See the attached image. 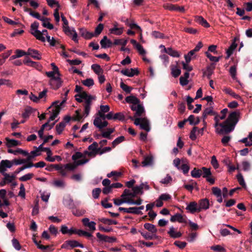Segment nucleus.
Here are the masks:
<instances>
[{
	"instance_id": "nucleus-51",
	"label": "nucleus",
	"mask_w": 252,
	"mask_h": 252,
	"mask_svg": "<svg viewBox=\"0 0 252 252\" xmlns=\"http://www.w3.org/2000/svg\"><path fill=\"white\" fill-rule=\"evenodd\" d=\"M159 58L162 60L164 65L167 67L169 62L168 56L165 54H162L159 56Z\"/></svg>"
},
{
	"instance_id": "nucleus-32",
	"label": "nucleus",
	"mask_w": 252,
	"mask_h": 252,
	"mask_svg": "<svg viewBox=\"0 0 252 252\" xmlns=\"http://www.w3.org/2000/svg\"><path fill=\"white\" fill-rule=\"evenodd\" d=\"M114 131V128H108L106 131H102L101 135L104 138L111 139L110 135Z\"/></svg>"
},
{
	"instance_id": "nucleus-1",
	"label": "nucleus",
	"mask_w": 252,
	"mask_h": 252,
	"mask_svg": "<svg viewBox=\"0 0 252 252\" xmlns=\"http://www.w3.org/2000/svg\"><path fill=\"white\" fill-rule=\"evenodd\" d=\"M228 112V109L224 108L220 111V114L214 113L215 124L214 127L215 132L219 135L227 134L233 131L239 120L240 112L235 111L231 112L227 119L223 122L220 123V120H224Z\"/></svg>"
},
{
	"instance_id": "nucleus-59",
	"label": "nucleus",
	"mask_w": 252,
	"mask_h": 252,
	"mask_svg": "<svg viewBox=\"0 0 252 252\" xmlns=\"http://www.w3.org/2000/svg\"><path fill=\"white\" fill-rule=\"evenodd\" d=\"M104 28V25L102 24H99L96 27L95 29L94 32V36H97L102 31L103 29Z\"/></svg>"
},
{
	"instance_id": "nucleus-30",
	"label": "nucleus",
	"mask_w": 252,
	"mask_h": 252,
	"mask_svg": "<svg viewBox=\"0 0 252 252\" xmlns=\"http://www.w3.org/2000/svg\"><path fill=\"white\" fill-rule=\"evenodd\" d=\"M126 196L134 197L136 196V195L134 191H133V192H131L130 190L128 189H125L123 194L121 195V197H122L123 198L126 199Z\"/></svg>"
},
{
	"instance_id": "nucleus-12",
	"label": "nucleus",
	"mask_w": 252,
	"mask_h": 252,
	"mask_svg": "<svg viewBox=\"0 0 252 252\" xmlns=\"http://www.w3.org/2000/svg\"><path fill=\"white\" fill-rule=\"evenodd\" d=\"M209 201L207 198H203L200 199L198 202V209H199V212L202 210H207L209 208Z\"/></svg>"
},
{
	"instance_id": "nucleus-2",
	"label": "nucleus",
	"mask_w": 252,
	"mask_h": 252,
	"mask_svg": "<svg viewBox=\"0 0 252 252\" xmlns=\"http://www.w3.org/2000/svg\"><path fill=\"white\" fill-rule=\"evenodd\" d=\"M75 99L78 102L84 101V107L85 116L87 117L90 112L92 101L96 99L95 96L89 94L86 92H82L75 95Z\"/></svg>"
},
{
	"instance_id": "nucleus-42",
	"label": "nucleus",
	"mask_w": 252,
	"mask_h": 252,
	"mask_svg": "<svg viewBox=\"0 0 252 252\" xmlns=\"http://www.w3.org/2000/svg\"><path fill=\"white\" fill-rule=\"evenodd\" d=\"M187 121H189L190 125H196L199 123V119L198 118H197L196 120H195V117L193 115H190L188 118Z\"/></svg>"
},
{
	"instance_id": "nucleus-4",
	"label": "nucleus",
	"mask_w": 252,
	"mask_h": 252,
	"mask_svg": "<svg viewBox=\"0 0 252 252\" xmlns=\"http://www.w3.org/2000/svg\"><path fill=\"white\" fill-rule=\"evenodd\" d=\"M89 159H88L78 160L74 161L73 163H67L65 164V168L68 171H73L76 169L77 166L85 164L89 162Z\"/></svg>"
},
{
	"instance_id": "nucleus-28",
	"label": "nucleus",
	"mask_w": 252,
	"mask_h": 252,
	"mask_svg": "<svg viewBox=\"0 0 252 252\" xmlns=\"http://www.w3.org/2000/svg\"><path fill=\"white\" fill-rule=\"evenodd\" d=\"M109 31L111 33H113L117 35H120L123 33L124 29L123 28H118L116 27H114L113 28L110 29Z\"/></svg>"
},
{
	"instance_id": "nucleus-23",
	"label": "nucleus",
	"mask_w": 252,
	"mask_h": 252,
	"mask_svg": "<svg viewBox=\"0 0 252 252\" xmlns=\"http://www.w3.org/2000/svg\"><path fill=\"white\" fill-rule=\"evenodd\" d=\"M8 153L13 154L14 155H17L18 154H20L23 155V156H26L29 155V153L27 151H24L20 148H18L15 150L9 149L8 150Z\"/></svg>"
},
{
	"instance_id": "nucleus-33",
	"label": "nucleus",
	"mask_w": 252,
	"mask_h": 252,
	"mask_svg": "<svg viewBox=\"0 0 252 252\" xmlns=\"http://www.w3.org/2000/svg\"><path fill=\"white\" fill-rule=\"evenodd\" d=\"M172 180L173 179L171 176L169 174H167L165 178L161 180L160 183L162 184H164L165 185H167L169 184L170 185L172 182Z\"/></svg>"
},
{
	"instance_id": "nucleus-49",
	"label": "nucleus",
	"mask_w": 252,
	"mask_h": 252,
	"mask_svg": "<svg viewBox=\"0 0 252 252\" xmlns=\"http://www.w3.org/2000/svg\"><path fill=\"white\" fill-rule=\"evenodd\" d=\"M144 112V108L142 105L137 106V109L135 111L134 117H140Z\"/></svg>"
},
{
	"instance_id": "nucleus-40",
	"label": "nucleus",
	"mask_w": 252,
	"mask_h": 252,
	"mask_svg": "<svg viewBox=\"0 0 252 252\" xmlns=\"http://www.w3.org/2000/svg\"><path fill=\"white\" fill-rule=\"evenodd\" d=\"M65 126V123L64 122H61L56 126L57 132L58 134L62 133Z\"/></svg>"
},
{
	"instance_id": "nucleus-10",
	"label": "nucleus",
	"mask_w": 252,
	"mask_h": 252,
	"mask_svg": "<svg viewBox=\"0 0 252 252\" xmlns=\"http://www.w3.org/2000/svg\"><path fill=\"white\" fill-rule=\"evenodd\" d=\"M186 209L191 214H194L195 212H199L198 204L195 201L190 202L188 204Z\"/></svg>"
},
{
	"instance_id": "nucleus-64",
	"label": "nucleus",
	"mask_w": 252,
	"mask_h": 252,
	"mask_svg": "<svg viewBox=\"0 0 252 252\" xmlns=\"http://www.w3.org/2000/svg\"><path fill=\"white\" fill-rule=\"evenodd\" d=\"M33 176L32 173H28L23 175L19 178V180L23 182H25L30 180Z\"/></svg>"
},
{
	"instance_id": "nucleus-55",
	"label": "nucleus",
	"mask_w": 252,
	"mask_h": 252,
	"mask_svg": "<svg viewBox=\"0 0 252 252\" xmlns=\"http://www.w3.org/2000/svg\"><path fill=\"white\" fill-rule=\"evenodd\" d=\"M11 241L12 246L14 249L17 251H20L21 249V246L18 240L16 238H13Z\"/></svg>"
},
{
	"instance_id": "nucleus-25",
	"label": "nucleus",
	"mask_w": 252,
	"mask_h": 252,
	"mask_svg": "<svg viewBox=\"0 0 252 252\" xmlns=\"http://www.w3.org/2000/svg\"><path fill=\"white\" fill-rule=\"evenodd\" d=\"M144 227L152 233H156L158 231L156 226L152 223H145L144 224Z\"/></svg>"
},
{
	"instance_id": "nucleus-38",
	"label": "nucleus",
	"mask_w": 252,
	"mask_h": 252,
	"mask_svg": "<svg viewBox=\"0 0 252 252\" xmlns=\"http://www.w3.org/2000/svg\"><path fill=\"white\" fill-rule=\"evenodd\" d=\"M3 176H4L3 179L6 184L12 183L13 180L15 178V175H14V174L10 175L9 174L7 173V174H4Z\"/></svg>"
},
{
	"instance_id": "nucleus-47",
	"label": "nucleus",
	"mask_w": 252,
	"mask_h": 252,
	"mask_svg": "<svg viewBox=\"0 0 252 252\" xmlns=\"http://www.w3.org/2000/svg\"><path fill=\"white\" fill-rule=\"evenodd\" d=\"M82 83L86 87H91L94 85V81L92 78H88L82 81Z\"/></svg>"
},
{
	"instance_id": "nucleus-52",
	"label": "nucleus",
	"mask_w": 252,
	"mask_h": 252,
	"mask_svg": "<svg viewBox=\"0 0 252 252\" xmlns=\"http://www.w3.org/2000/svg\"><path fill=\"white\" fill-rule=\"evenodd\" d=\"M10 161L12 163V165L13 164L20 165L28 162L27 159H14Z\"/></svg>"
},
{
	"instance_id": "nucleus-19",
	"label": "nucleus",
	"mask_w": 252,
	"mask_h": 252,
	"mask_svg": "<svg viewBox=\"0 0 252 252\" xmlns=\"http://www.w3.org/2000/svg\"><path fill=\"white\" fill-rule=\"evenodd\" d=\"M80 32L81 36L87 39H90L94 36V34L93 32H89L84 29H80Z\"/></svg>"
},
{
	"instance_id": "nucleus-48",
	"label": "nucleus",
	"mask_w": 252,
	"mask_h": 252,
	"mask_svg": "<svg viewBox=\"0 0 252 252\" xmlns=\"http://www.w3.org/2000/svg\"><path fill=\"white\" fill-rule=\"evenodd\" d=\"M39 155V154L38 153V149H36V150L32 151L30 154H29L28 155H27V160L30 161L31 160H32V158H33Z\"/></svg>"
},
{
	"instance_id": "nucleus-39",
	"label": "nucleus",
	"mask_w": 252,
	"mask_h": 252,
	"mask_svg": "<svg viewBox=\"0 0 252 252\" xmlns=\"http://www.w3.org/2000/svg\"><path fill=\"white\" fill-rule=\"evenodd\" d=\"M214 113H215L213 111V108L212 106L210 107L206 108L203 112L202 117L204 119H206L207 116L209 115L212 114L214 115Z\"/></svg>"
},
{
	"instance_id": "nucleus-50",
	"label": "nucleus",
	"mask_w": 252,
	"mask_h": 252,
	"mask_svg": "<svg viewBox=\"0 0 252 252\" xmlns=\"http://www.w3.org/2000/svg\"><path fill=\"white\" fill-rule=\"evenodd\" d=\"M120 87L127 94L130 93L132 89L131 87L128 86L122 81L120 83Z\"/></svg>"
},
{
	"instance_id": "nucleus-18",
	"label": "nucleus",
	"mask_w": 252,
	"mask_h": 252,
	"mask_svg": "<svg viewBox=\"0 0 252 252\" xmlns=\"http://www.w3.org/2000/svg\"><path fill=\"white\" fill-rule=\"evenodd\" d=\"M164 53L168 54L169 55L174 58H179L181 54L177 50L173 49L172 48H164Z\"/></svg>"
},
{
	"instance_id": "nucleus-34",
	"label": "nucleus",
	"mask_w": 252,
	"mask_h": 252,
	"mask_svg": "<svg viewBox=\"0 0 252 252\" xmlns=\"http://www.w3.org/2000/svg\"><path fill=\"white\" fill-rule=\"evenodd\" d=\"M223 91L227 94H229L230 95L232 96L234 98L236 99H240L241 97L239 95L236 94L235 93H234L231 89L230 88H225L223 90Z\"/></svg>"
},
{
	"instance_id": "nucleus-21",
	"label": "nucleus",
	"mask_w": 252,
	"mask_h": 252,
	"mask_svg": "<svg viewBox=\"0 0 252 252\" xmlns=\"http://www.w3.org/2000/svg\"><path fill=\"white\" fill-rule=\"evenodd\" d=\"M195 21L201 26L209 28L210 24L203 17L200 16H197L195 17Z\"/></svg>"
},
{
	"instance_id": "nucleus-15",
	"label": "nucleus",
	"mask_w": 252,
	"mask_h": 252,
	"mask_svg": "<svg viewBox=\"0 0 252 252\" xmlns=\"http://www.w3.org/2000/svg\"><path fill=\"white\" fill-rule=\"evenodd\" d=\"M61 231L63 234L71 235L73 234L76 233L77 229L73 227L69 229L66 225H62L61 228Z\"/></svg>"
},
{
	"instance_id": "nucleus-29",
	"label": "nucleus",
	"mask_w": 252,
	"mask_h": 252,
	"mask_svg": "<svg viewBox=\"0 0 252 252\" xmlns=\"http://www.w3.org/2000/svg\"><path fill=\"white\" fill-rule=\"evenodd\" d=\"M237 179L239 184L244 189H247V186L245 182L244 177L241 173H239L236 176Z\"/></svg>"
},
{
	"instance_id": "nucleus-17",
	"label": "nucleus",
	"mask_w": 252,
	"mask_h": 252,
	"mask_svg": "<svg viewBox=\"0 0 252 252\" xmlns=\"http://www.w3.org/2000/svg\"><path fill=\"white\" fill-rule=\"evenodd\" d=\"M101 46L102 48H107L111 47L112 42L111 41L107 38L106 36H104L100 42Z\"/></svg>"
},
{
	"instance_id": "nucleus-46",
	"label": "nucleus",
	"mask_w": 252,
	"mask_h": 252,
	"mask_svg": "<svg viewBox=\"0 0 252 252\" xmlns=\"http://www.w3.org/2000/svg\"><path fill=\"white\" fill-rule=\"evenodd\" d=\"M127 43V40L125 39H116L114 40L113 44L115 45H121L122 46H125Z\"/></svg>"
},
{
	"instance_id": "nucleus-58",
	"label": "nucleus",
	"mask_w": 252,
	"mask_h": 252,
	"mask_svg": "<svg viewBox=\"0 0 252 252\" xmlns=\"http://www.w3.org/2000/svg\"><path fill=\"white\" fill-rule=\"evenodd\" d=\"M126 24L128 26H129L131 29H135L139 30L140 32H141V31H142L141 28L137 24H136V23H135L134 22H131V23H129L128 22L127 19H126Z\"/></svg>"
},
{
	"instance_id": "nucleus-37",
	"label": "nucleus",
	"mask_w": 252,
	"mask_h": 252,
	"mask_svg": "<svg viewBox=\"0 0 252 252\" xmlns=\"http://www.w3.org/2000/svg\"><path fill=\"white\" fill-rule=\"evenodd\" d=\"M49 19L44 17V19L41 20L42 22L43 27L47 28L49 30H52L54 28L53 25L49 22Z\"/></svg>"
},
{
	"instance_id": "nucleus-6",
	"label": "nucleus",
	"mask_w": 252,
	"mask_h": 252,
	"mask_svg": "<svg viewBox=\"0 0 252 252\" xmlns=\"http://www.w3.org/2000/svg\"><path fill=\"white\" fill-rule=\"evenodd\" d=\"M39 26V24L37 22H34L33 23H32L31 25V33L34 36L36 39L38 40H44L43 38H41V37L39 36L40 33V31L38 30V27Z\"/></svg>"
},
{
	"instance_id": "nucleus-53",
	"label": "nucleus",
	"mask_w": 252,
	"mask_h": 252,
	"mask_svg": "<svg viewBox=\"0 0 252 252\" xmlns=\"http://www.w3.org/2000/svg\"><path fill=\"white\" fill-rule=\"evenodd\" d=\"M80 110H77L75 111V114L73 117L74 120L79 121L83 119V117H86L85 116V113L84 114V115L80 114Z\"/></svg>"
},
{
	"instance_id": "nucleus-35",
	"label": "nucleus",
	"mask_w": 252,
	"mask_h": 252,
	"mask_svg": "<svg viewBox=\"0 0 252 252\" xmlns=\"http://www.w3.org/2000/svg\"><path fill=\"white\" fill-rule=\"evenodd\" d=\"M72 214L77 217L83 216L86 213V210L84 209H74L72 210Z\"/></svg>"
},
{
	"instance_id": "nucleus-16",
	"label": "nucleus",
	"mask_w": 252,
	"mask_h": 252,
	"mask_svg": "<svg viewBox=\"0 0 252 252\" xmlns=\"http://www.w3.org/2000/svg\"><path fill=\"white\" fill-rule=\"evenodd\" d=\"M170 221L172 222L178 221L180 223H186L187 220L184 217L179 213H177L173 216H172L170 218Z\"/></svg>"
},
{
	"instance_id": "nucleus-13",
	"label": "nucleus",
	"mask_w": 252,
	"mask_h": 252,
	"mask_svg": "<svg viewBox=\"0 0 252 252\" xmlns=\"http://www.w3.org/2000/svg\"><path fill=\"white\" fill-rule=\"evenodd\" d=\"M27 55L31 56L32 58L35 60H40L41 59V54L38 51L29 48L27 52Z\"/></svg>"
},
{
	"instance_id": "nucleus-54",
	"label": "nucleus",
	"mask_w": 252,
	"mask_h": 252,
	"mask_svg": "<svg viewBox=\"0 0 252 252\" xmlns=\"http://www.w3.org/2000/svg\"><path fill=\"white\" fill-rule=\"evenodd\" d=\"M100 221L104 224L111 225L112 224H117V221L116 220H112L109 219L102 218L100 220Z\"/></svg>"
},
{
	"instance_id": "nucleus-5",
	"label": "nucleus",
	"mask_w": 252,
	"mask_h": 252,
	"mask_svg": "<svg viewBox=\"0 0 252 252\" xmlns=\"http://www.w3.org/2000/svg\"><path fill=\"white\" fill-rule=\"evenodd\" d=\"M12 166V163L9 160H2L0 162V173L4 175L7 174L5 172L7 168H10Z\"/></svg>"
},
{
	"instance_id": "nucleus-57",
	"label": "nucleus",
	"mask_w": 252,
	"mask_h": 252,
	"mask_svg": "<svg viewBox=\"0 0 252 252\" xmlns=\"http://www.w3.org/2000/svg\"><path fill=\"white\" fill-rule=\"evenodd\" d=\"M142 189L143 187L142 186H141V185L139 186H136L132 188V190L134 191L136 195L138 194H142L143 193Z\"/></svg>"
},
{
	"instance_id": "nucleus-14",
	"label": "nucleus",
	"mask_w": 252,
	"mask_h": 252,
	"mask_svg": "<svg viewBox=\"0 0 252 252\" xmlns=\"http://www.w3.org/2000/svg\"><path fill=\"white\" fill-rule=\"evenodd\" d=\"M143 167L151 166L154 164V158L152 155L145 156L142 162Z\"/></svg>"
},
{
	"instance_id": "nucleus-60",
	"label": "nucleus",
	"mask_w": 252,
	"mask_h": 252,
	"mask_svg": "<svg viewBox=\"0 0 252 252\" xmlns=\"http://www.w3.org/2000/svg\"><path fill=\"white\" fill-rule=\"evenodd\" d=\"M76 234H77L79 236H85L88 238L92 237L91 233L81 229L77 230Z\"/></svg>"
},
{
	"instance_id": "nucleus-44",
	"label": "nucleus",
	"mask_w": 252,
	"mask_h": 252,
	"mask_svg": "<svg viewBox=\"0 0 252 252\" xmlns=\"http://www.w3.org/2000/svg\"><path fill=\"white\" fill-rule=\"evenodd\" d=\"M125 137L121 136L116 138L112 143L113 148H115L117 145L125 140Z\"/></svg>"
},
{
	"instance_id": "nucleus-31",
	"label": "nucleus",
	"mask_w": 252,
	"mask_h": 252,
	"mask_svg": "<svg viewBox=\"0 0 252 252\" xmlns=\"http://www.w3.org/2000/svg\"><path fill=\"white\" fill-rule=\"evenodd\" d=\"M126 101L127 103L131 104L139 103V100L136 97L133 95L127 96L126 98Z\"/></svg>"
},
{
	"instance_id": "nucleus-20",
	"label": "nucleus",
	"mask_w": 252,
	"mask_h": 252,
	"mask_svg": "<svg viewBox=\"0 0 252 252\" xmlns=\"http://www.w3.org/2000/svg\"><path fill=\"white\" fill-rule=\"evenodd\" d=\"M168 234L170 236L173 238H179L182 236V234L180 232L175 231V228L173 226H171L168 232Z\"/></svg>"
},
{
	"instance_id": "nucleus-26",
	"label": "nucleus",
	"mask_w": 252,
	"mask_h": 252,
	"mask_svg": "<svg viewBox=\"0 0 252 252\" xmlns=\"http://www.w3.org/2000/svg\"><path fill=\"white\" fill-rule=\"evenodd\" d=\"M6 141V145L7 147L10 148L12 147L16 146L20 144V142L15 139H10L8 137L5 138Z\"/></svg>"
},
{
	"instance_id": "nucleus-8",
	"label": "nucleus",
	"mask_w": 252,
	"mask_h": 252,
	"mask_svg": "<svg viewBox=\"0 0 252 252\" xmlns=\"http://www.w3.org/2000/svg\"><path fill=\"white\" fill-rule=\"evenodd\" d=\"M97 146L98 144L97 142H94L93 144L89 146L88 149L91 151H86V154H87L89 156H95L100 149V148L97 149Z\"/></svg>"
},
{
	"instance_id": "nucleus-24",
	"label": "nucleus",
	"mask_w": 252,
	"mask_h": 252,
	"mask_svg": "<svg viewBox=\"0 0 252 252\" xmlns=\"http://www.w3.org/2000/svg\"><path fill=\"white\" fill-rule=\"evenodd\" d=\"M141 234L146 240L158 239L159 238V236L156 233L151 234L148 232H141Z\"/></svg>"
},
{
	"instance_id": "nucleus-61",
	"label": "nucleus",
	"mask_w": 252,
	"mask_h": 252,
	"mask_svg": "<svg viewBox=\"0 0 252 252\" xmlns=\"http://www.w3.org/2000/svg\"><path fill=\"white\" fill-rule=\"evenodd\" d=\"M202 170L203 171L202 176L203 178H206L211 175L212 174L210 168L203 167L202 168Z\"/></svg>"
},
{
	"instance_id": "nucleus-3",
	"label": "nucleus",
	"mask_w": 252,
	"mask_h": 252,
	"mask_svg": "<svg viewBox=\"0 0 252 252\" xmlns=\"http://www.w3.org/2000/svg\"><path fill=\"white\" fill-rule=\"evenodd\" d=\"M104 113L99 111L97 114V116L94 120V125L101 130L103 128L106 127L108 124V122L105 121L106 119Z\"/></svg>"
},
{
	"instance_id": "nucleus-62",
	"label": "nucleus",
	"mask_w": 252,
	"mask_h": 252,
	"mask_svg": "<svg viewBox=\"0 0 252 252\" xmlns=\"http://www.w3.org/2000/svg\"><path fill=\"white\" fill-rule=\"evenodd\" d=\"M163 6L164 9H167V10H169L170 11H176V10L177 5L166 3V4H164Z\"/></svg>"
},
{
	"instance_id": "nucleus-7",
	"label": "nucleus",
	"mask_w": 252,
	"mask_h": 252,
	"mask_svg": "<svg viewBox=\"0 0 252 252\" xmlns=\"http://www.w3.org/2000/svg\"><path fill=\"white\" fill-rule=\"evenodd\" d=\"M60 76L61 75L58 76L57 75V77L50 79L49 84L52 89L57 90L61 86L62 81L60 78Z\"/></svg>"
},
{
	"instance_id": "nucleus-9",
	"label": "nucleus",
	"mask_w": 252,
	"mask_h": 252,
	"mask_svg": "<svg viewBox=\"0 0 252 252\" xmlns=\"http://www.w3.org/2000/svg\"><path fill=\"white\" fill-rule=\"evenodd\" d=\"M121 73L125 76L131 77L135 75H138L139 71L137 68H130V69H123L121 71Z\"/></svg>"
},
{
	"instance_id": "nucleus-36",
	"label": "nucleus",
	"mask_w": 252,
	"mask_h": 252,
	"mask_svg": "<svg viewBox=\"0 0 252 252\" xmlns=\"http://www.w3.org/2000/svg\"><path fill=\"white\" fill-rule=\"evenodd\" d=\"M171 74L174 77H178L181 72V71L180 69L178 68L176 66H174L173 65H171Z\"/></svg>"
},
{
	"instance_id": "nucleus-56",
	"label": "nucleus",
	"mask_w": 252,
	"mask_h": 252,
	"mask_svg": "<svg viewBox=\"0 0 252 252\" xmlns=\"http://www.w3.org/2000/svg\"><path fill=\"white\" fill-rule=\"evenodd\" d=\"M242 170L244 171H248L251 169V164L248 161H243L242 162Z\"/></svg>"
},
{
	"instance_id": "nucleus-45",
	"label": "nucleus",
	"mask_w": 252,
	"mask_h": 252,
	"mask_svg": "<svg viewBox=\"0 0 252 252\" xmlns=\"http://www.w3.org/2000/svg\"><path fill=\"white\" fill-rule=\"evenodd\" d=\"M197 130V127H196V126H194L192 128V130H191V131L190 132V134H189V138L192 140H195L196 139L197 135H198Z\"/></svg>"
},
{
	"instance_id": "nucleus-11",
	"label": "nucleus",
	"mask_w": 252,
	"mask_h": 252,
	"mask_svg": "<svg viewBox=\"0 0 252 252\" xmlns=\"http://www.w3.org/2000/svg\"><path fill=\"white\" fill-rule=\"evenodd\" d=\"M65 102V100H63L62 102L59 100L55 101L52 103V106L55 107V109H53L52 113L53 114H55L58 116L59 115L60 110L61 106Z\"/></svg>"
},
{
	"instance_id": "nucleus-41",
	"label": "nucleus",
	"mask_w": 252,
	"mask_h": 252,
	"mask_svg": "<svg viewBox=\"0 0 252 252\" xmlns=\"http://www.w3.org/2000/svg\"><path fill=\"white\" fill-rule=\"evenodd\" d=\"M135 207H129V208H126L124 207H119V210L120 211H124V212L127 213H131V214H136V213H137L135 211Z\"/></svg>"
},
{
	"instance_id": "nucleus-27",
	"label": "nucleus",
	"mask_w": 252,
	"mask_h": 252,
	"mask_svg": "<svg viewBox=\"0 0 252 252\" xmlns=\"http://www.w3.org/2000/svg\"><path fill=\"white\" fill-rule=\"evenodd\" d=\"M91 68L97 75H99L103 73V69L101 68L100 66L98 64H92L91 66Z\"/></svg>"
},
{
	"instance_id": "nucleus-22",
	"label": "nucleus",
	"mask_w": 252,
	"mask_h": 252,
	"mask_svg": "<svg viewBox=\"0 0 252 252\" xmlns=\"http://www.w3.org/2000/svg\"><path fill=\"white\" fill-rule=\"evenodd\" d=\"M140 128L142 129L149 132L150 130L149 121L146 118H142V123H141Z\"/></svg>"
},
{
	"instance_id": "nucleus-43",
	"label": "nucleus",
	"mask_w": 252,
	"mask_h": 252,
	"mask_svg": "<svg viewBox=\"0 0 252 252\" xmlns=\"http://www.w3.org/2000/svg\"><path fill=\"white\" fill-rule=\"evenodd\" d=\"M202 175V171L194 168L191 171V176L193 178H199Z\"/></svg>"
},
{
	"instance_id": "nucleus-63",
	"label": "nucleus",
	"mask_w": 252,
	"mask_h": 252,
	"mask_svg": "<svg viewBox=\"0 0 252 252\" xmlns=\"http://www.w3.org/2000/svg\"><path fill=\"white\" fill-rule=\"evenodd\" d=\"M114 120H118L120 121L125 120V115L122 112H119L114 115Z\"/></svg>"
}]
</instances>
